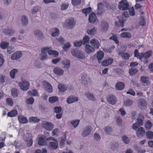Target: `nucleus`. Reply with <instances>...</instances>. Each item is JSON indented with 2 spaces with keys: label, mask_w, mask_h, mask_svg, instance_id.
I'll list each match as a JSON object with an SVG mask.
<instances>
[{
  "label": "nucleus",
  "mask_w": 153,
  "mask_h": 153,
  "mask_svg": "<svg viewBox=\"0 0 153 153\" xmlns=\"http://www.w3.org/2000/svg\"><path fill=\"white\" fill-rule=\"evenodd\" d=\"M22 25L23 26H25L28 24V20L27 18L25 16H23L21 18Z\"/></svg>",
  "instance_id": "393cba45"
},
{
  "label": "nucleus",
  "mask_w": 153,
  "mask_h": 153,
  "mask_svg": "<svg viewBox=\"0 0 153 153\" xmlns=\"http://www.w3.org/2000/svg\"><path fill=\"white\" fill-rule=\"evenodd\" d=\"M91 129V126H86L82 133V135L84 137L87 136L90 133Z\"/></svg>",
  "instance_id": "1a4fd4ad"
},
{
  "label": "nucleus",
  "mask_w": 153,
  "mask_h": 153,
  "mask_svg": "<svg viewBox=\"0 0 153 153\" xmlns=\"http://www.w3.org/2000/svg\"><path fill=\"white\" fill-rule=\"evenodd\" d=\"M3 33L6 35L12 36L15 33V30L11 29H4L3 31Z\"/></svg>",
  "instance_id": "6ab92c4d"
},
{
  "label": "nucleus",
  "mask_w": 153,
  "mask_h": 153,
  "mask_svg": "<svg viewBox=\"0 0 153 153\" xmlns=\"http://www.w3.org/2000/svg\"><path fill=\"white\" fill-rule=\"evenodd\" d=\"M119 146L118 143L114 142L113 143L111 146V149L113 150H116L118 148Z\"/></svg>",
  "instance_id": "37998d69"
},
{
  "label": "nucleus",
  "mask_w": 153,
  "mask_h": 153,
  "mask_svg": "<svg viewBox=\"0 0 153 153\" xmlns=\"http://www.w3.org/2000/svg\"><path fill=\"white\" fill-rule=\"evenodd\" d=\"M68 3H62L61 6V9L62 10H66L68 7Z\"/></svg>",
  "instance_id": "338daca9"
},
{
  "label": "nucleus",
  "mask_w": 153,
  "mask_h": 153,
  "mask_svg": "<svg viewBox=\"0 0 153 153\" xmlns=\"http://www.w3.org/2000/svg\"><path fill=\"white\" fill-rule=\"evenodd\" d=\"M119 55H121L122 58L125 60L128 59L130 57V55L128 53H124L123 52L120 51L119 52Z\"/></svg>",
  "instance_id": "b1692460"
},
{
  "label": "nucleus",
  "mask_w": 153,
  "mask_h": 153,
  "mask_svg": "<svg viewBox=\"0 0 153 153\" xmlns=\"http://www.w3.org/2000/svg\"><path fill=\"white\" fill-rule=\"evenodd\" d=\"M109 39H110L114 40L115 43L117 44L119 43V41L118 40L117 38L116 35H114L113 36L111 37Z\"/></svg>",
  "instance_id": "e2e57ef3"
},
{
  "label": "nucleus",
  "mask_w": 153,
  "mask_h": 153,
  "mask_svg": "<svg viewBox=\"0 0 153 153\" xmlns=\"http://www.w3.org/2000/svg\"><path fill=\"white\" fill-rule=\"evenodd\" d=\"M125 85L123 82H120L117 83L115 85L116 89L118 90H122L125 88Z\"/></svg>",
  "instance_id": "2eb2a0df"
},
{
  "label": "nucleus",
  "mask_w": 153,
  "mask_h": 153,
  "mask_svg": "<svg viewBox=\"0 0 153 153\" xmlns=\"http://www.w3.org/2000/svg\"><path fill=\"white\" fill-rule=\"evenodd\" d=\"M143 54L144 56V59H147L152 55V51L151 50H149Z\"/></svg>",
  "instance_id": "79ce46f5"
},
{
  "label": "nucleus",
  "mask_w": 153,
  "mask_h": 153,
  "mask_svg": "<svg viewBox=\"0 0 153 153\" xmlns=\"http://www.w3.org/2000/svg\"><path fill=\"white\" fill-rule=\"evenodd\" d=\"M58 88L60 92H63L66 90L67 88L64 84H60L58 85Z\"/></svg>",
  "instance_id": "7c9ffc66"
},
{
  "label": "nucleus",
  "mask_w": 153,
  "mask_h": 153,
  "mask_svg": "<svg viewBox=\"0 0 153 153\" xmlns=\"http://www.w3.org/2000/svg\"><path fill=\"white\" fill-rule=\"evenodd\" d=\"M79 121V120H77L75 121L72 120L71 122V123L74 126V127H76L78 125Z\"/></svg>",
  "instance_id": "bf43d9fd"
},
{
  "label": "nucleus",
  "mask_w": 153,
  "mask_h": 153,
  "mask_svg": "<svg viewBox=\"0 0 153 153\" xmlns=\"http://www.w3.org/2000/svg\"><path fill=\"white\" fill-rule=\"evenodd\" d=\"M53 111L56 113H59L61 112L62 108L60 106H55L53 108Z\"/></svg>",
  "instance_id": "de8ad7c7"
},
{
  "label": "nucleus",
  "mask_w": 153,
  "mask_h": 153,
  "mask_svg": "<svg viewBox=\"0 0 153 153\" xmlns=\"http://www.w3.org/2000/svg\"><path fill=\"white\" fill-rule=\"evenodd\" d=\"M107 102L109 104L111 105L115 104L116 103V99L115 96L111 95L107 99Z\"/></svg>",
  "instance_id": "ddd939ff"
},
{
  "label": "nucleus",
  "mask_w": 153,
  "mask_h": 153,
  "mask_svg": "<svg viewBox=\"0 0 153 153\" xmlns=\"http://www.w3.org/2000/svg\"><path fill=\"white\" fill-rule=\"evenodd\" d=\"M43 83L46 91L49 93H51L52 92L53 89L52 86L50 84L45 80L43 81Z\"/></svg>",
  "instance_id": "6e6552de"
},
{
  "label": "nucleus",
  "mask_w": 153,
  "mask_h": 153,
  "mask_svg": "<svg viewBox=\"0 0 153 153\" xmlns=\"http://www.w3.org/2000/svg\"><path fill=\"white\" fill-rule=\"evenodd\" d=\"M145 133V131L144 128L142 127H140L138 129L137 131V136H140L141 135L143 136Z\"/></svg>",
  "instance_id": "412c9836"
},
{
  "label": "nucleus",
  "mask_w": 153,
  "mask_h": 153,
  "mask_svg": "<svg viewBox=\"0 0 153 153\" xmlns=\"http://www.w3.org/2000/svg\"><path fill=\"white\" fill-rule=\"evenodd\" d=\"M113 62V59L109 58L107 59L104 60L101 62V65L102 66H107L111 65Z\"/></svg>",
  "instance_id": "9d476101"
},
{
  "label": "nucleus",
  "mask_w": 153,
  "mask_h": 153,
  "mask_svg": "<svg viewBox=\"0 0 153 153\" xmlns=\"http://www.w3.org/2000/svg\"><path fill=\"white\" fill-rule=\"evenodd\" d=\"M90 43L91 46H94L97 49L99 48L100 45L99 41L97 39H92L90 41Z\"/></svg>",
  "instance_id": "4468645a"
},
{
  "label": "nucleus",
  "mask_w": 153,
  "mask_h": 153,
  "mask_svg": "<svg viewBox=\"0 0 153 153\" xmlns=\"http://www.w3.org/2000/svg\"><path fill=\"white\" fill-rule=\"evenodd\" d=\"M42 126L46 129L48 131H51L53 128L54 125L51 122L45 121Z\"/></svg>",
  "instance_id": "0eeeda50"
},
{
  "label": "nucleus",
  "mask_w": 153,
  "mask_h": 153,
  "mask_svg": "<svg viewBox=\"0 0 153 153\" xmlns=\"http://www.w3.org/2000/svg\"><path fill=\"white\" fill-rule=\"evenodd\" d=\"M49 49L48 47L42 48L41 49V54H40L41 56L40 59L41 61H43L47 58V51Z\"/></svg>",
  "instance_id": "39448f33"
},
{
  "label": "nucleus",
  "mask_w": 153,
  "mask_h": 153,
  "mask_svg": "<svg viewBox=\"0 0 153 153\" xmlns=\"http://www.w3.org/2000/svg\"><path fill=\"white\" fill-rule=\"evenodd\" d=\"M54 32H52L51 35L52 37H56L58 36L59 34V31L57 28H56L54 29Z\"/></svg>",
  "instance_id": "58836bf2"
},
{
  "label": "nucleus",
  "mask_w": 153,
  "mask_h": 153,
  "mask_svg": "<svg viewBox=\"0 0 153 153\" xmlns=\"http://www.w3.org/2000/svg\"><path fill=\"white\" fill-rule=\"evenodd\" d=\"M123 38H130L131 37V34L127 32H123L120 35Z\"/></svg>",
  "instance_id": "4c0bfd02"
},
{
  "label": "nucleus",
  "mask_w": 153,
  "mask_h": 153,
  "mask_svg": "<svg viewBox=\"0 0 153 153\" xmlns=\"http://www.w3.org/2000/svg\"><path fill=\"white\" fill-rule=\"evenodd\" d=\"M14 49L12 46H10L7 48V52L8 54H10L14 51Z\"/></svg>",
  "instance_id": "774afa93"
},
{
  "label": "nucleus",
  "mask_w": 153,
  "mask_h": 153,
  "mask_svg": "<svg viewBox=\"0 0 153 153\" xmlns=\"http://www.w3.org/2000/svg\"><path fill=\"white\" fill-rule=\"evenodd\" d=\"M133 102L130 99L126 100L124 102V105L126 106H129L133 104Z\"/></svg>",
  "instance_id": "a18cd8bd"
},
{
  "label": "nucleus",
  "mask_w": 153,
  "mask_h": 153,
  "mask_svg": "<svg viewBox=\"0 0 153 153\" xmlns=\"http://www.w3.org/2000/svg\"><path fill=\"white\" fill-rule=\"evenodd\" d=\"M152 125V123L150 120H148L146 123L145 128L146 130H150Z\"/></svg>",
  "instance_id": "72a5a7b5"
},
{
  "label": "nucleus",
  "mask_w": 153,
  "mask_h": 153,
  "mask_svg": "<svg viewBox=\"0 0 153 153\" xmlns=\"http://www.w3.org/2000/svg\"><path fill=\"white\" fill-rule=\"evenodd\" d=\"M78 100V99L77 97L69 96L67 99V102L68 103L70 104L74 102V101H76Z\"/></svg>",
  "instance_id": "a878e982"
},
{
  "label": "nucleus",
  "mask_w": 153,
  "mask_h": 153,
  "mask_svg": "<svg viewBox=\"0 0 153 153\" xmlns=\"http://www.w3.org/2000/svg\"><path fill=\"white\" fill-rule=\"evenodd\" d=\"M40 121L39 119L37 118V117H32L29 118V121L30 123H37Z\"/></svg>",
  "instance_id": "2f4dec72"
},
{
  "label": "nucleus",
  "mask_w": 153,
  "mask_h": 153,
  "mask_svg": "<svg viewBox=\"0 0 153 153\" xmlns=\"http://www.w3.org/2000/svg\"><path fill=\"white\" fill-rule=\"evenodd\" d=\"M58 146V142L51 141L49 143L48 147L52 150L56 149Z\"/></svg>",
  "instance_id": "dca6fc26"
},
{
  "label": "nucleus",
  "mask_w": 153,
  "mask_h": 153,
  "mask_svg": "<svg viewBox=\"0 0 153 153\" xmlns=\"http://www.w3.org/2000/svg\"><path fill=\"white\" fill-rule=\"evenodd\" d=\"M71 46V44L69 42H67L64 45L63 48L65 51H66Z\"/></svg>",
  "instance_id": "864d4df0"
},
{
  "label": "nucleus",
  "mask_w": 153,
  "mask_h": 153,
  "mask_svg": "<svg viewBox=\"0 0 153 153\" xmlns=\"http://www.w3.org/2000/svg\"><path fill=\"white\" fill-rule=\"evenodd\" d=\"M88 21L90 23L97 24L98 22V20L94 13H91L89 16Z\"/></svg>",
  "instance_id": "423d86ee"
},
{
  "label": "nucleus",
  "mask_w": 153,
  "mask_h": 153,
  "mask_svg": "<svg viewBox=\"0 0 153 153\" xmlns=\"http://www.w3.org/2000/svg\"><path fill=\"white\" fill-rule=\"evenodd\" d=\"M81 2V0H72V3L74 6L79 5Z\"/></svg>",
  "instance_id": "5fc2aeb1"
},
{
  "label": "nucleus",
  "mask_w": 153,
  "mask_h": 153,
  "mask_svg": "<svg viewBox=\"0 0 153 153\" xmlns=\"http://www.w3.org/2000/svg\"><path fill=\"white\" fill-rule=\"evenodd\" d=\"M18 114L17 111L14 109L7 113V116L10 117H15Z\"/></svg>",
  "instance_id": "c85d7f7f"
},
{
  "label": "nucleus",
  "mask_w": 153,
  "mask_h": 153,
  "mask_svg": "<svg viewBox=\"0 0 153 153\" xmlns=\"http://www.w3.org/2000/svg\"><path fill=\"white\" fill-rule=\"evenodd\" d=\"M102 31L104 32L106 31L108 28V25L107 22H104L102 25Z\"/></svg>",
  "instance_id": "ea45409f"
},
{
  "label": "nucleus",
  "mask_w": 153,
  "mask_h": 153,
  "mask_svg": "<svg viewBox=\"0 0 153 153\" xmlns=\"http://www.w3.org/2000/svg\"><path fill=\"white\" fill-rule=\"evenodd\" d=\"M62 64L64 65V68H67L68 69L70 67V61L68 60L63 61L62 62Z\"/></svg>",
  "instance_id": "473e14b6"
},
{
  "label": "nucleus",
  "mask_w": 153,
  "mask_h": 153,
  "mask_svg": "<svg viewBox=\"0 0 153 153\" xmlns=\"http://www.w3.org/2000/svg\"><path fill=\"white\" fill-rule=\"evenodd\" d=\"M94 139L97 141H99L101 137L97 133H95L94 135Z\"/></svg>",
  "instance_id": "052dcab7"
},
{
  "label": "nucleus",
  "mask_w": 153,
  "mask_h": 153,
  "mask_svg": "<svg viewBox=\"0 0 153 153\" xmlns=\"http://www.w3.org/2000/svg\"><path fill=\"white\" fill-rule=\"evenodd\" d=\"M129 7L128 2L126 0H122L119 3L118 8L121 10H128Z\"/></svg>",
  "instance_id": "7ed1b4c3"
},
{
  "label": "nucleus",
  "mask_w": 153,
  "mask_h": 153,
  "mask_svg": "<svg viewBox=\"0 0 153 153\" xmlns=\"http://www.w3.org/2000/svg\"><path fill=\"white\" fill-rule=\"evenodd\" d=\"M76 24V21L72 17L67 19L65 22V28L71 29L73 28Z\"/></svg>",
  "instance_id": "f03ea898"
},
{
  "label": "nucleus",
  "mask_w": 153,
  "mask_h": 153,
  "mask_svg": "<svg viewBox=\"0 0 153 153\" xmlns=\"http://www.w3.org/2000/svg\"><path fill=\"white\" fill-rule=\"evenodd\" d=\"M72 55L79 59H84L85 58L84 54L77 48H74L71 51Z\"/></svg>",
  "instance_id": "f257e3e1"
},
{
  "label": "nucleus",
  "mask_w": 153,
  "mask_h": 153,
  "mask_svg": "<svg viewBox=\"0 0 153 153\" xmlns=\"http://www.w3.org/2000/svg\"><path fill=\"white\" fill-rule=\"evenodd\" d=\"M34 35L38 39H41L43 36V34L40 30H36L34 32Z\"/></svg>",
  "instance_id": "a211bd4d"
},
{
  "label": "nucleus",
  "mask_w": 153,
  "mask_h": 153,
  "mask_svg": "<svg viewBox=\"0 0 153 153\" xmlns=\"http://www.w3.org/2000/svg\"><path fill=\"white\" fill-rule=\"evenodd\" d=\"M142 20L140 22V25L142 26H144L146 25L145 19L143 16L141 17Z\"/></svg>",
  "instance_id": "0e129e2a"
},
{
  "label": "nucleus",
  "mask_w": 153,
  "mask_h": 153,
  "mask_svg": "<svg viewBox=\"0 0 153 153\" xmlns=\"http://www.w3.org/2000/svg\"><path fill=\"white\" fill-rule=\"evenodd\" d=\"M9 45V43L8 42H3L1 43L0 47L3 49H5L8 47Z\"/></svg>",
  "instance_id": "a19ab883"
},
{
  "label": "nucleus",
  "mask_w": 153,
  "mask_h": 153,
  "mask_svg": "<svg viewBox=\"0 0 153 153\" xmlns=\"http://www.w3.org/2000/svg\"><path fill=\"white\" fill-rule=\"evenodd\" d=\"M85 95L87 97L88 99L94 101L96 100L95 97L92 94L90 93L89 92L87 93H85Z\"/></svg>",
  "instance_id": "cd10ccee"
},
{
  "label": "nucleus",
  "mask_w": 153,
  "mask_h": 153,
  "mask_svg": "<svg viewBox=\"0 0 153 153\" xmlns=\"http://www.w3.org/2000/svg\"><path fill=\"white\" fill-rule=\"evenodd\" d=\"M53 72L56 74L61 76L63 74L64 71L60 68H55L53 69Z\"/></svg>",
  "instance_id": "f3484780"
},
{
  "label": "nucleus",
  "mask_w": 153,
  "mask_h": 153,
  "mask_svg": "<svg viewBox=\"0 0 153 153\" xmlns=\"http://www.w3.org/2000/svg\"><path fill=\"white\" fill-rule=\"evenodd\" d=\"M30 83L28 81L24 80L19 82V86L21 89L23 91H27L29 87Z\"/></svg>",
  "instance_id": "20e7f679"
},
{
  "label": "nucleus",
  "mask_w": 153,
  "mask_h": 153,
  "mask_svg": "<svg viewBox=\"0 0 153 153\" xmlns=\"http://www.w3.org/2000/svg\"><path fill=\"white\" fill-rule=\"evenodd\" d=\"M146 135L147 138L149 139H153V132L151 131H146Z\"/></svg>",
  "instance_id": "e433bc0d"
},
{
  "label": "nucleus",
  "mask_w": 153,
  "mask_h": 153,
  "mask_svg": "<svg viewBox=\"0 0 153 153\" xmlns=\"http://www.w3.org/2000/svg\"><path fill=\"white\" fill-rule=\"evenodd\" d=\"M91 10V7H89L83 9L82 10V12L85 14L86 16H87V14H89Z\"/></svg>",
  "instance_id": "c03bdc74"
},
{
  "label": "nucleus",
  "mask_w": 153,
  "mask_h": 153,
  "mask_svg": "<svg viewBox=\"0 0 153 153\" xmlns=\"http://www.w3.org/2000/svg\"><path fill=\"white\" fill-rule=\"evenodd\" d=\"M19 122L21 123H27L28 120L25 117H23L22 116H19L18 118Z\"/></svg>",
  "instance_id": "c756f323"
},
{
  "label": "nucleus",
  "mask_w": 153,
  "mask_h": 153,
  "mask_svg": "<svg viewBox=\"0 0 153 153\" xmlns=\"http://www.w3.org/2000/svg\"><path fill=\"white\" fill-rule=\"evenodd\" d=\"M138 71V70L136 68L133 69V68H130L129 70V74L130 76H132L136 73Z\"/></svg>",
  "instance_id": "49530a36"
},
{
  "label": "nucleus",
  "mask_w": 153,
  "mask_h": 153,
  "mask_svg": "<svg viewBox=\"0 0 153 153\" xmlns=\"http://www.w3.org/2000/svg\"><path fill=\"white\" fill-rule=\"evenodd\" d=\"M39 10V8L38 6L34 7L31 10V13L32 14H34L38 12Z\"/></svg>",
  "instance_id": "680f3d73"
},
{
  "label": "nucleus",
  "mask_w": 153,
  "mask_h": 153,
  "mask_svg": "<svg viewBox=\"0 0 153 153\" xmlns=\"http://www.w3.org/2000/svg\"><path fill=\"white\" fill-rule=\"evenodd\" d=\"M81 83L84 84V85H86L87 83V76L86 74H84L83 75L81 78Z\"/></svg>",
  "instance_id": "bb28decb"
},
{
  "label": "nucleus",
  "mask_w": 153,
  "mask_h": 153,
  "mask_svg": "<svg viewBox=\"0 0 153 153\" xmlns=\"http://www.w3.org/2000/svg\"><path fill=\"white\" fill-rule=\"evenodd\" d=\"M122 140L126 144H128L130 142L128 138L126 136H123L122 137Z\"/></svg>",
  "instance_id": "8fccbe9b"
},
{
  "label": "nucleus",
  "mask_w": 153,
  "mask_h": 153,
  "mask_svg": "<svg viewBox=\"0 0 153 153\" xmlns=\"http://www.w3.org/2000/svg\"><path fill=\"white\" fill-rule=\"evenodd\" d=\"M34 102V98L32 97H30L26 100V103L29 104H31L33 103Z\"/></svg>",
  "instance_id": "4d7b16f0"
},
{
  "label": "nucleus",
  "mask_w": 153,
  "mask_h": 153,
  "mask_svg": "<svg viewBox=\"0 0 153 153\" xmlns=\"http://www.w3.org/2000/svg\"><path fill=\"white\" fill-rule=\"evenodd\" d=\"M112 131V128L111 127L107 126L104 129V131L107 134H109Z\"/></svg>",
  "instance_id": "69168bd1"
},
{
  "label": "nucleus",
  "mask_w": 153,
  "mask_h": 153,
  "mask_svg": "<svg viewBox=\"0 0 153 153\" xmlns=\"http://www.w3.org/2000/svg\"><path fill=\"white\" fill-rule=\"evenodd\" d=\"M18 70L16 69H13L10 72V75L12 79L15 78V74L18 72Z\"/></svg>",
  "instance_id": "c9c22d12"
},
{
  "label": "nucleus",
  "mask_w": 153,
  "mask_h": 153,
  "mask_svg": "<svg viewBox=\"0 0 153 153\" xmlns=\"http://www.w3.org/2000/svg\"><path fill=\"white\" fill-rule=\"evenodd\" d=\"M82 44V41H76L74 42V45L76 47H79Z\"/></svg>",
  "instance_id": "13d9d810"
},
{
  "label": "nucleus",
  "mask_w": 153,
  "mask_h": 153,
  "mask_svg": "<svg viewBox=\"0 0 153 153\" xmlns=\"http://www.w3.org/2000/svg\"><path fill=\"white\" fill-rule=\"evenodd\" d=\"M46 140L42 137H40L39 138L38 144L40 146H46L47 143Z\"/></svg>",
  "instance_id": "aec40b11"
},
{
  "label": "nucleus",
  "mask_w": 153,
  "mask_h": 153,
  "mask_svg": "<svg viewBox=\"0 0 153 153\" xmlns=\"http://www.w3.org/2000/svg\"><path fill=\"white\" fill-rule=\"evenodd\" d=\"M58 100V97L56 96L50 97L49 98V102L51 103H53Z\"/></svg>",
  "instance_id": "f704fd0d"
},
{
  "label": "nucleus",
  "mask_w": 153,
  "mask_h": 153,
  "mask_svg": "<svg viewBox=\"0 0 153 153\" xmlns=\"http://www.w3.org/2000/svg\"><path fill=\"white\" fill-rule=\"evenodd\" d=\"M149 78L148 77L142 76L140 77V81L142 83H146L147 85L150 83L149 81Z\"/></svg>",
  "instance_id": "4be33fe9"
},
{
  "label": "nucleus",
  "mask_w": 153,
  "mask_h": 153,
  "mask_svg": "<svg viewBox=\"0 0 153 153\" xmlns=\"http://www.w3.org/2000/svg\"><path fill=\"white\" fill-rule=\"evenodd\" d=\"M96 31V29L94 27L90 30H87V33L89 35H93L95 34Z\"/></svg>",
  "instance_id": "3c124183"
},
{
  "label": "nucleus",
  "mask_w": 153,
  "mask_h": 153,
  "mask_svg": "<svg viewBox=\"0 0 153 153\" xmlns=\"http://www.w3.org/2000/svg\"><path fill=\"white\" fill-rule=\"evenodd\" d=\"M89 40V38L88 36H85L83 38L82 40V42L83 45H86L87 43H88Z\"/></svg>",
  "instance_id": "6e6d98bb"
},
{
  "label": "nucleus",
  "mask_w": 153,
  "mask_h": 153,
  "mask_svg": "<svg viewBox=\"0 0 153 153\" xmlns=\"http://www.w3.org/2000/svg\"><path fill=\"white\" fill-rule=\"evenodd\" d=\"M104 56L103 52L102 51H99L97 52V57L99 63H100V61L103 59Z\"/></svg>",
  "instance_id": "5701e85b"
},
{
  "label": "nucleus",
  "mask_w": 153,
  "mask_h": 153,
  "mask_svg": "<svg viewBox=\"0 0 153 153\" xmlns=\"http://www.w3.org/2000/svg\"><path fill=\"white\" fill-rule=\"evenodd\" d=\"M139 102L140 105L143 107H145L146 106L147 102L146 101L143 99H141L139 100Z\"/></svg>",
  "instance_id": "603ef678"
},
{
  "label": "nucleus",
  "mask_w": 153,
  "mask_h": 153,
  "mask_svg": "<svg viewBox=\"0 0 153 153\" xmlns=\"http://www.w3.org/2000/svg\"><path fill=\"white\" fill-rule=\"evenodd\" d=\"M11 94L12 96L14 97L18 96V93L17 90L14 88H13L11 90Z\"/></svg>",
  "instance_id": "09e8293b"
},
{
  "label": "nucleus",
  "mask_w": 153,
  "mask_h": 153,
  "mask_svg": "<svg viewBox=\"0 0 153 153\" xmlns=\"http://www.w3.org/2000/svg\"><path fill=\"white\" fill-rule=\"evenodd\" d=\"M22 56V53L20 51H17L13 54L11 59L13 60H18Z\"/></svg>",
  "instance_id": "9b49d317"
},
{
  "label": "nucleus",
  "mask_w": 153,
  "mask_h": 153,
  "mask_svg": "<svg viewBox=\"0 0 153 153\" xmlns=\"http://www.w3.org/2000/svg\"><path fill=\"white\" fill-rule=\"evenodd\" d=\"M85 49V52L88 54L91 53L95 51L94 48L89 45H86Z\"/></svg>",
  "instance_id": "f8f14e48"
}]
</instances>
